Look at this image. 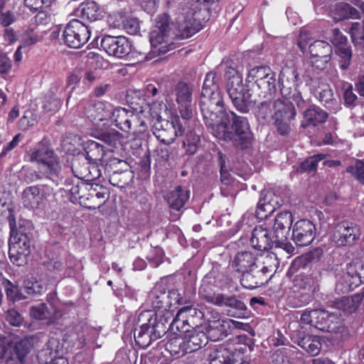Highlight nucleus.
<instances>
[{
  "mask_svg": "<svg viewBox=\"0 0 364 364\" xmlns=\"http://www.w3.org/2000/svg\"><path fill=\"white\" fill-rule=\"evenodd\" d=\"M316 227L309 220H300L293 226L292 240L299 246H307L314 240Z\"/></svg>",
  "mask_w": 364,
  "mask_h": 364,
  "instance_id": "6ab92c4d",
  "label": "nucleus"
},
{
  "mask_svg": "<svg viewBox=\"0 0 364 364\" xmlns=\"http://www.w3.org/2000/svg\"><path fill=\"white\" fill-rule=\"evenodd\" d=\"M328 117V113L316 105H312L306 109L303 113V120L301 127L306 128L316 127L324 123Z\"/></svg>",
  "mask_w": 364,
  "mask_h": 364,
  "instance_id": "c756f323",
  "label": "nucleus"
},
{
  "mask_svg": "<svg viewBox=\"0 0 364 364\" xmlns=\"http://www.w3.org/2000/svg\"><path fill=\"white\" fill-rule=\"evenodd\" d=\"M80 158L75 159L72 164L73 173L77 178H67L65 181L64 187V189L66 191H69L72 197L76 201L77 200V196L79 195V192L82 188V184H84L85 183L83 181H80L79 178H87V181H92L98 178L100 175L96 166L93 165L92 166V169L95 172V173L92 174L87 164L80 166Z\"/></svg>",
  "mask_w": 364,
  "mask_h": 364,
  "instance_id": "6e6552de",
  "label": "nucleus"
},
{
  "mask_svg": "<svg viewBox=\"0 0 364 364\" xmlns=\"http://www.w3.org/2000/svg\"><path fill=\"white\" fill-rule=\"evenodd\" d=\"M4 318L10 325L14 326H19L23 322V316L14 309L6 311Z\"/></svg>",
  "mask_w": 364,
  "mask_h": 364,
  "instance_id": "69168bd1",
  "label": "nucleus"
},
{
  "mask_svg": "<svg viewBox=\"0 0 364 364\" xmlns=\"http://www.w3.org/2000/svg\"><path fill=\"white\" fill-rule=\"evenodd\" d=\"M190 198V191L185 187L176 186L168 192L166 196L168 207L173 210L181 211Z\"/></svg>",
  "mask_w": 364,
  "mask_h": 364,
  "instance_id": "bb28decb",
  "label": "nucleus"
},
{
  "mask_svg": "<svg viewBox=\"0 0 364 364\" xmlns=\"http://www.w3.org/2000/svg\"><path fill=\"white\" fill-rule=\"evenodd\" d=\"M221 92L219 87V80L215 70L208 73L205 75L201 91V96Z\"/></svg>",
  "mask_w": 364,
  "mask_h": 364,
  "instance_id": "ea45409f",
  "label": "nucleus"
},
{
  "mask_svg": "<svg viewBox=\"0 0 364 364\" xmlns=\"http://www.w3.org/2000/svg\"><path fill=\"white\" fill-rule=\"evenodd\" d=\"M325 158L324 154L314 155L307 158L305 161L301 163L299 170L301 172H312L316 171L318 163Z\"/></svg>",
  "mask_w": 364,
  "mask_h": 364,
  "instance_id": "6e6d98bb",
  "label": "nucleus"
},
{
  "mask_svg": "<svg viewBox=\"0 0 364 364\" xmlns=\"http://www.w3.org/2000/svg\"><path fill=\"white\" fill-rule=\"evenodd\" d=\"M273 118L294 119L296 112L292 102L287 100L284 97L273 101Z\"/></svg>",
  "mask_w": 364,
  "mask_h": 364,
  "instance_id": "2f4dec72",
  "label": "nucleus"
},
{
  "mask_svg": "<svg viewBox=\"0 0 364 364\" xmlns=\"http://www.w3.org/2000/svg\"><path fill=\"white\" fill-rule=\"evenodd\" d=\"M85 156H78L75 159L80 158V163L85 159L90 163L96 164L97 161L102 160L105 155V147L98 142L95 141H89L85 148Z\"/></svg>",
  "mask_w": 364,
  "mask_h": 364,
  "instance_id": "473e14b6",
  "label": "nucleus"
},
{
  "mask_svg": "<svg viewBox=\"0 0 364 364\" xmlns=\"http://www.w3.org/2000/svg\"><path fill=\"white\" fill-rule=\"evenodd\" d=\"M363 296L355 294L351 296L343 297L333 302L331 306V311L339 314V319L343 315H348L355 312L363 301Z\"/></svg>",
  "mask_w": 364,
  "mask_h": 364,
  "instance_id": "393cba45",
  "label": "nucleus"
},
{
  "mask_svg": "<svg viewBox=\"0 0 364 364\" xmlns=\"http://www.w3.org/2000/svg\"><path fill=\"white\" fill-rule=\"evenodd\" d=\"M218 70H225V76L227 80L226 88L230 87L232 85L233 86L235 82H237L236 80H237L238 84L243 82L242 75L231 65H228L227 63H222L218 68Z\"/></svg>",
  "mask_w": 364,
  "mask_h": 364,
  "instance_id": "49530a36",
  "label": "nucleus"
},
{
  "mask_svg": "<svg viewBox=\"0 0 364 364\" xmlns=\"http://www.w3.org/2000/svg\"><path fill=\"white\" fill-rule=\"evenodd\" d=\"M360 229L358 225L343 221L336 225L333 240L338 247L352 246L360 240Z\"/></svg>",
  "mask_w": 364,
  "mask_h": 364,
  "instance_id": "4468645a",
  "label": "nucleus"
},
{
  "mask_svg": "<svg viewBox=\"0 0 364 364\" xmlns=\"http://www.w3.org/2000/svg\"><path fill=\"white\" fill-rule=\"evenodd\" d=\"M250 242L252 247L258 250H267L275 243L274 240L270 237L269 230L262 225L254 228Z\"/></svg>",
  "mask_w": 364,
  "mask_h": 364,
  "instance_id": "c85d7f7f",
  "label": "nucleus"
},
{
  "mask_svg": "<svg viewBox=\"0 0 364 364\" xmlns=\"http://www.w3.org/2000/svg\"><path fill=\"white\" fill-rule=\"evenodd\" d=\"M256 85L258 89L260 90V92L259 93V96L266 97L269 95H272V94L276 90L275 74L273 73L269 77H266L263 80H260V81L256 83Z\"/></svg>",
  "mask_w": 364,
  "mask_h": 364,
  "instance_id": "a18cd8bd",
  "label": "nucleus"
},
{
  "mask_svg": "<svg viewBox=\"0 0 364 364\" xmlns=\"http://www.w3.org/2000/svg\"><path fill=\"white\" fill-rule=\"evenodd\" d=\"M147 301L156 310H166L168 304V296L165 292L154 289L149 293Z\"/></svg>",
  "mask_w": 364,
  "mask_h": 364,
  "instance_id": "a19ab883",
  "label": "nucleus"
},
{
  "mask_svg": "<svg viewBox=\"0 0 364 364\" xmlns=\"http://www.w3.org/2000/svg\"><path fill=\"white\" fill-rule=\"evenodd\" d=\"M29 160L36 164L37 170L23 169L22 178L24 182L31 183L48 179L58 185L62 181L61 164L53 150L48 147L38 149L31 154Z\"/></svg>",
  "mask_w": 364,
  "mask_h": 364,
  "instance_id": "7ed1b4c3",
  "label": "nucleus"
},
{
  "mask_svg": "<svg viewBox=\"0 0 364 364\" xmlns=\"http://www.w3.org/2000/svg\"><path fill=\"white\" fill-rule=\"evenodd\" d=\"M301 321L321 331L330 332L334 331L336 328L333 325L339 321V314L331 311V309L306 310L301 316Z\"/></svg>",
  "mask_w": 364,
  "mask_h": 364,
  "instance_id": "0eeeda50",
  "label": "nucleus"
},
{
  "mask_svg": "<svg viewBox=\"0 0 364 364\" xmlns=\"http://www.w3.org/2000/svg\"><path fill=\"white\" fill-rule=\"evenodd\" d=\"M9 247L16 249L20 252L30 255V247L31 243L24 236L22 238H17L16 237H10L9 239Z\"/></svg>",
  "mask_w": 364,
  "mask_h": 364,
  "instance_id": "bf43d9fd",
  "label": "nucleus"
},
{
  "mask_svg": "<svg viewBox=\"0 0 364 364\" xmlns=\"http://www.w3.org/2000/svg\"><path fill=\"white\" fill-rule=\"evenodd\" d=\"M199 132L200 131L191 130L186 134L183 146L186 147V153L189 155L196 153L200 146V134Z\"/></svg>",
  "mask_w": 364,
  "mask_h": 364,
  "instance_id": "37998d69",
  "label": "nucleus"
},
{
  "mask_svg": "<svg viewBox=\"0 0 364 364\" xmlns=\"http://www.w3.org/2000/svg\"><path fill=\"white\" fill-rule=\"evenodd\" d=\"M9 258L11 262L17 266H23L27 262V257L29 255H26L23 252L17 251L16 249L9 247Z\"/></svg>",
  "mask_w": 364,
  "mask_h": 364,
  "instance_id": "0e129e2a",
  "label": "nucleus"
},
{
  "mask_svg": "<svg viewBox=\"0 0 364 364\" xmlns=\"http://www.w3.org/2000/svg\"><path fill=\"white\" fill-rule=\"evenodd\" d=\"M92 190L94 195H95L96 200L101 207L109 198V192L107 189L102 186H100L97 183H92Z\"/></svg>",
  "mask_w": 364,
  "mask_h": 364,
  "instance_id": "e2e57ef3",
  "label": "nucleus"
},
{
  "mask_svg": "<svg viewBox=\"0 0 364 364\" xmlns=\"http://www.w3.org/2000/svg\"><path fill=\"white\" fill-rule=\"evenodd\" d=\"M63 346L60 343H45L38 351L37 358L41 364H48L60 354Z\"/></svg>",
  "mask_w": 364,
  "mask_h": 364,
  "instance_id": "c9c22d12",
  "label": "nucleus"
},
{
  "mask_svg": "<svg viewBox=\"0 0 364 364\" xmlns=\"http://www.w3.org/2000/svg\"><path fill=\"white\" fill-rule=\"evenodd\" d=\"M293 217L290 212L284 211L277 215L273 226L275 242H283L287 240Z\"/></svg>",
  "mask_w": 364,
  "mask_h": 364,
  "instance_id": "5701e85b",
  "label": "nucleus"
},
{
  "mask_svg": "<svg viewBox=\"0 0 364 364\" xmlns=\"http://www.w3.org/2000/svg\"><path fill=\"white\" fill-rule=\"evenodd\" d=\"M281 91L283 97L287 100L292 102V105H294V103L299 108H304L306 106V101L301 96V92L296 87L294 90H289L288 92H286L287 90H285L284 88H282Z\"/></svg>",
  "mask_w": 364,
  "mask_h": 364,
  "instance_id": "5fc2aeb1",
  "label": "nucleus"
},
{
  "mask_svg": "<svg viewBox=\"0 0 364 364\" xmlns=\"http://www.w3.org/2000/svg\"><path fill=\"white\" fill-rule=\"evenodd\" d=\"M233 86L227 88L228 93L235 108L241 113H248L255 105L252 100L251 90L243 82L238 84V80Z\"/></svg>",
  "mask_w": 364,
  "mask_h": 364,
  "instance_id": "f8f14e48",
  "label": "nucleus"
},
{
  "mask_svg": "<svg viewBox=\"0 0 364 364\" xmlns=\"http://www.w3.org/2000/svg\"><path fill=\"white\" fill-rule=\"evenodd\" d=\"M30 315L31 317L38 320L48 318L49 319V323H54L62 316L63 314L60 311L55 310L53 316H50L46 304L45 303H41L31 308Z\"/></svg>",
  "mask_w": 364,
  "mask_h": 364,
  "instance_id": "e433bc0d",
  "label": "nucleus"
},
{
  "mask_svg": "<svg viewBox=\"0 0 364 364\" xmlns=\"http://www.w3.org/2000/svg\"><path fill=\"white\" fill-rule=\"evenodd\" d=\"M199 105L204 122L215 137L230 141L238 149L249 148L252 133L247 119L232 111L226 112L222 92L200 96Z\"/></svg>",
  "mask_w": 364,
  "mask_h": 364,
  "instance_id": "f257e3e1",
  "label": "nucleus"
},
{
  "mask_svg": "<svg viewBox=\"0 0 364 364\" xmlns=\"http://www.w3.org/2000/svg\"><path fill=\"white\" fill-rule=\"evenodd\" d=\"M110 146H116L122 139V134L118 131L111 129L103 132H96L93 135Z\"/></svg>",
  "mask_w": 364,
  "mask_h": 364,
  "instance_id": "79ce46f5",
  "label": "nucleus"
},
{
  "mask_svg": "<svg viewBox=\"0 0 364 364\" xmlns=\"http://www.w3.org/2000/svg\"><path fill=\"white\" fill-rule=\"evenodd\" d=\"M112 106L107 102L95 101L85 108V115L93 123H97L110 118Z\"/></svg>",
  "mask_w": 364,
  "mask_h": 364,
  "instance_id": "b1692460",
  "label": "nucleus"
},
{
  "mask_svg": "<svg viewBox=\"0 0 364 364\" xmlns=\"http://www.w3.org/2000/svg\"><path fill=\"white\" fill-rule=\"evenodd\" d=\"M273 102H262L257 107L255 115L259 121L265 122L270 117L273 119Z\"/></svg>",
  "mask_w": 364,
  "mask_h": 364,
  "instance_id": "603ef678",
  "label": "nucleus"
},
{
  "mask_svg": "<svg viewBox=\"0 0 364 364\" xmlns=\"http://www.w3.org/2000/svg\"><path fill=\"white\" fill-rule=\"evenodd\" d=\"M0 284L4 288L7 298L11 301H19L23 298L18 287L11 283L9 280L1 278Z\"/></svg>",
  "mask_w": 364,
  "mask_h": 364,
  "instance_id": "de8ad7c7",
  "label": "nucleus"
},
{
  "mask_svg": "<svg viewBox=\"0 0 364 364\" xmlns=\"http://www.w3.org/2000/svg\"><path fill=\"white\" fill-rule=\"evenodd\" d=\"M274 73L272 72L271 69L267 66H258L252 68L247 76V80L251 82L255 80V83H257L260 80H263L266 77H269Z\"/></svg>",
  "mask_w": 364,
  "mask_h": 364,
  "instance_id": "864d4df0",
  "label": "nucleus"
},
{
  "mask_svg": "<svg viewBox=\"0 0 364 364\" xmlns=\"http://www.w3.org/2000/svg\"><path fill=\"white\" fill-rule=\"evenodd\" d=\"M139 326L150 329L151 334L148 335L149 341H154L161 338L160 333H156L155 328L157 327L156 312L148 310L141 312L138 316L137 323Z\"/></svg>",
  "mask_w": 364,
  "mask_h": 364,
  "instance_id": "7c9ffc66",
  "label": "nucleus"
},
{
  "mask_svg": "<svg viewBox=\"0 0 364 364\" xmlns=\"http://www.w3.org/2000/svg\"><path fill=\"white\" fill-rule=\"evenodd\" d=\"M117 164L121 166L122 170L114 171L109 175V181L114 186L124 188L132 182L134 174L129 168V165L126 161L118 160Z\"/></svg>",
  "mask_w": 364,
  "mask_h": 364,
  "instance_id": "cd10ccee",
  "label": "nucleus"
},
{
  "mask_svg": "<svg viewBox=\"0 0 364 364\" xmlns=\"http://www.w3.org/2000/svg\"><path fill=\"white\" fill-rule=\"evenodd\" d=\"M202 3L189 2L178 9L176 27L169 23L168 16L163 14L157 18L155 28L150 33L152 51L158 55L165 54L175 48L174 40L186 39L201 28Z\"/></svg>",
  "mask_w": 364,
  "mask_h": 364,
  "instance_id": "f03ea898",
  "label": "nucleus"
},
{
  "mask_svg": "<svg viewBox=\"0 0 364 364\" xmlns=\"http://www.w3.org/2000/svg\"><path fill=\"white\" fill-rule=\"evenodd\" d=\"M269 254V252L258 253L255 250L240 251L235 255L232 266L236 271L243 274V272L255 265Z\"/></svg>",
  "mask_w": 364,
  "mask_h": 364,
  "instance_id": "412c9836",
  "label": "nucleus"
},
{
  "mask_svg": "<svg viewBox=\"0 0 364 364\" xmlns=\"http://www.w3.org/2000/svg\"><path fill=\"white\" fill-rule=\"evenodd\" d=\"M210 364H238L244 360L240 353L233 352L226 345L220 344L209 353Z\"/></svg>",
  "mask_w": 364,
  "mask_h": 364,
  "instance_id": "4be33fe9",
  "label": "nucleus"
},
{
  "mask_svg": "<svg viewBox=\"0 0 364 364\" xmlns=\"http://www.w3.org/2000/svg\"><path fill=\"white\" fill-rule=\"evenodd\" d=\"M109 119L117 128L124 132H129L132 124L139 121V115L132 109L121 107H112Z\"/></svg>",
  "mask_w": 364,
  "mask_h": 364,
  "instance_id": "a211bd4d",
  "label": "nucleus"
},
{
  "mask_svg": "<svg viewBox=\"0 0 364 364\" xmlns=\"http://www.w3.org/2000/svg\"><path fill=\"white\" fill-rule=\"evenodd\" d=\"M122 27L127 31V33L131 35H135L139 31L140 29L139 21L135 17H126L122 21Z\"/></svg>",
  "mask_w": 364,
  "mask_h": 364,
  "instance_id": "680f3d73",
  "label": "nucleus"
},
{
  "mask_svg": "<svg viewBox=\"0 0 364 364\" xmlns=\"http://www.w3.org/2000/svg\"><path fill=\"white\" fill-rule=\"evenodd\" d=\"M189 344L190 343H166L165 348L171 355L178 358L201 348L199 343H193L194 348H191Z\"/></svg>",
  "mask_w": 364,
  "mask_h": 364,
  "instance_id": "58836bf2",
  "label": "nucleus"
},
{
  "mask_svg": "<svg viewBox=\"0 0 364 364\" xmlns=\"http://www.w3.org/2000/svg\"><path fill=\"white\" fill-rule=\"evenodd\" d=\"M178 316L186 318L193 328L200 326L205 319L204 313L194 306H186L181 308L178 311Z\"/></svg>",
  "mask_w": 364,
  "mask_h": 364,
  "instance_id": "f704fd0d",
  "label": "nucleus"
},
{
  "mask_svg": "<svg viewBox=\"0 0 364 364\" xmlns=\"http://www.w3.org/2000/svg\"><path fill=\"white\" fill-rule=\"evenodd\" d=\"M193 88L191 85L178 82L172 92L183 120L190 119L193 117Z\"/></svg>",
  "mask_w": 364,
  "mask_h": 364,
  "instance_id": "9d476101",
  "label": "nucleus"
},
{
  "mask_svg": "<svg viewBox=\"0 0 364 364\" xmlns=\"http://www.w3.org/2000/svg\"><path fill=\"white\" fill-rule=\"evenodd\" d=\"M278 265L276 255L270 253L255 265L243 272L240 278L242 286L248 289H255L265 284L273 276Z\"/></svg>",
  "mask_w": 364,
  "mask_h": 364,
  "instance_id": "20e7f679",
  "label": "nucleus"
},
{
  "mask_svg": "<svg viewBox=\"0 0 364 364\" xmlns=\"http://www.w3.org/2000/svg\"><path fill=\"white\" fill-rule=\"evenodd\" d=\"M11 226V234L10 237H16V239L22 238L23 236L26 237L28 242L31 243V237L32 236L31 224L29 221L24 220L22 223L19 224L18 228L12 227L11 223L10 222Z\"/></svg>",
  "mask_w": 364,
  "mask_h": 364,
  "instance_id": "09e8293b",
  "label": "nucleus"
},
{
  "mask_svg": "<svg viewBox=\"0 0 364 364\" xmlns=\"http://www.w3.org/2000/svg\"><path fill=\"white\" fill-rule=\"evenodd\" d=\"M153 134L163 144L173 143L177 136L185 132L184 125L177 114L171 117V121L159 117L154 122Z\"/></svg>",
  "mask_w": 364,
  "mask_h": 364,
  "instance_id": "423d86ee",
  "label": "nucleus"
},
{
  "mask_svg": "<svg viewBox=\"0 0 364 364\" xmlns=\"http://www.w3.org/2000/svg\"><path fill=\"white\" fill-rule=\"evenodd\" d=\"M346 172L350 173L361 184L364 185V162L357 159L355 164L346 168Z\"/></svg>",
  "mask_w": 364,
  "mask_h": 364,
  "instance_id": "13d9d810",
  "label": "nucleus"
},
{
  "mask_svg": "<svg viewBox=\"0 0 364 364\" xmlns=\"http://www.w3.org/2000/svg\"><path fill=\"white\" fill-rule=\"evenodd\" d=\"M23 286L26 292L31 296L41 295L46 290L45 282L42 279L37 280L34 277L25 280Z\"/></svg>",
  "mask_w": 364,
  "mask_h": 364,
  "instance_id": "c03bdc74",
  "label": "nucleus"
},
{
  "mask_svg": "<svg viewBox=\"0 0 364 364\" xmlns=\"http://www.w3.org/2000/svg\"><path fill=\"white\" fill-rule=\"evenodd\" d=\"M309 85L312 93L324 107L333 112L339 109V105L328 84L319 78H314L311 80Z\"/></svg>",
  "mask_w": 364,
  "mask_h": 364,
  "instance_id": "f3484780",
  "label": "nucleus"
},
{
  "mask_svg": "<svg viewBox=\"0 0 364 364\" xmlns=\"http://www.w3.org/2000/svg\"><path fill=\"white\" fill-rule=\"evenodd\" d=\"M41 40L42 36L33 28H28L20 35V45L25 48L33 46Z\"/></svg>",
  "mask_w": 364,
  "mask_h": 364,
  "instance_id": "3c124183",
  "label": "nucleus"
},
{
  "mask_svg": "<svg viewBox=\"0 0 364 364\" xmlns=\"http://www.w3.org/2000/svg\"><path fill=\"white\" fill-rule=\"evenodd\" d=\"M333 18L338 21L345 18H359V13L351 5L340 2L336 6L335 10L333 11Z\"/></svg>",
  "mask_w": 364,
  "mask_h": 364,
  "instance_id": "4c0bfd02",
  "label": "nucleus"
},
{
  "mask_svg": "<svg viewBox=\"0 0 364 364\" xmlns=\"http://www.w3.org/2000/svg\"><path fill=\"white\" fill-rule=\"evenodd\" d=\"M61 101L59 98L54 96L52 93H48L46 97L43 104V109L46 112H55L60 108Z\"/></svg>",
  "mask_w": 364,
  "mask_h": 364,
  "instance_id": "052dcab7",
  "label": "nucleus"
},
{
  "mask_svg": "<svg viewBox=\"0 0 364 364\" xmlns=\"http://www.w3.org/2000/svg\"><path fill=\"white\" fill-rule=\"evenodd\" d=\"M31 343H0V364H18L30 352Z\"/></svg>",
  "mask_w": 364,
  "mask_h": 364,
  "instance_id": "9b49d317",
  "label": "nucleus"
},
{
  "mask_svg": "<svg viewBox=\"0 0 364 364\" xmlns=\"http://www.w3.org/2000/svg\"><path fill=\"white\" fill-rule=\"evenodd\" d=\"M190 328H191V325H190L189 322L186 321V318L178 316V311L170 324L169 329L176 334L178 333L179 337H181L183 333H188L191 331Z\"/></svg>",
  "mask_w": 364,
  "mask_h": 364,
  "instance_id": "8fccbe9b",
  "label": "nucleus"
},
{
  "mask_svg": "<svg viewBox=\"0 0 364 364\" xmlns=\"http://www.w3.org/2000/svg\"><path fill=\"white\" fill-rule=\"evenodd\" d=\"M200 297L205 301L220 307H226L227 315L230 317L243 318L247 306L236 295H228L214 291L208 284H203L199 289Z\"/></svg>",
  "mask_w": 364,
  "mask_h": 364,
  "instance_id": "39448f33",
  "label": "nucleus"
},
{
  "mask_svg": "<svg viewBox=\"0 0 364 364\" xmlns=\"http://www.w3.org/2000/svg\"><path fill=\"white\" fill-rule=\"evenodd\" d=\"M53 193V188L48 185L38 184L26 187L22 193V203L30 210L39 208Z\"/></svg>",
  "mask_w": 364,
  "mask_h": 364,
  "instance_id": "ddd939ff",
  "label": "nucleus"
},
{
  "mask_svg": "<svg viewBox=\"0 0 364 364\" xmlns=\"http://www.w3.org/2000/svg\"><path fill=\"white\" fill-rule=\"evenodd\" d=\"M102 13L103 10L95 1L82 3L77 10L78 16L91 22L102 17Z\"/></svg>",
  "mask_w": 364,
  "mask_h": 364,
  "instance_id": "72a5a7b5",
  "label": "nucleus"
},
{
  "mask_svg": "<svg viewBox=\"0 0 364 364\" xmlns=\"http://www.w3.org/2000/svg\"><path fill=\"white\" fill-rule=\"evenodd\" d=\"M90 36V28L77 19L71 20L65 28V43L73 48H79L87 42Z\"/></svg>",
  "mask_w": 364,
  "mask_h": 364,
  "instance_id": "1a4fd4ad",
  "label": "nucleus"
},
{
  "mask_svg": "<svg viewBox=\"0 0 364 364\" xmlns=\"http://www.w3.org/2000/svg\"><path fill=\"white\" fill-rule=\"evenodd\" d=\"M310 63L318 71L323 70L331 58L332 47L323 41H316L309 46Z\"/></svg>",
  "mask_w": 364,
  "mask_h": 364,
  "instance_id": "2eb2a0df",
  "label": "nucleus"
},
{
  "mask_svg": "<svg viewBox=\"0 0 364 364\" xmlns=\"http://www.w3.org/2000/svg\"><path fill=\"white\" fill-rule=\"evenodd\" d=\"M294 287L301 289H311L316 285V280L307 274L296 275L293 280Z\"/></svg>",
  "mask_w": 364,
  "mask_h": 364,
  "instance_id": "4d7b16f0",
  "label": "nucleus"
},
{
  "mask_svg": "<svg viewBox=\"0 0 364 364\" xmlns=\"http://www.w3.org/2000/svg\"><path fill=\"white\" fill-rule=\"evenodd\" d=\"M231 320L222 319L215 325H210V327L213 330L210 331L208 336L203 331H195V333L188 335L189 338H193L198 341H219L223 339V336H227L228 331L230 330V322Z\"/></svg>",
  "mask_w": 364,
  "mask_h": 364,
  "instance_id": "aec40b11",
  "label": "nucleus"
},
{
  "mask_svg": "<svg viewBox=\"0 0 364 364\" xmlns=\"http://www.w3.org/2000/svg\"><path fill=\"white\" fill-rule=\"evenodd\" d=\"M274 120V125L277 127L278 133L282 136H287L290 133V122L292 119H281V118H273Z\"/></svg>",
  "mask_w": 364,
  "mask_h": 364,
  "instance_id": "774afa93",
  "label": "nucleus"
},
{
  "mask_svg": "<svg viewBox=\"0 0 364 364\" xmlns=\"http://www.w3.org/2000/svg\"><path fill=\"white\" fill-rule=\"evenodd\" d=\"M346 279L349 281L350 286L354 285L355 287H357L363 282L362 277L360 273L358 272L355 267L352 265L348 267L347 269Z\"/></svg>",
  "mask_w": 364,
  "mask_h": 364,
  "instance_id": "338daca9",
  "label": "nucleus"
},
{
  "mask_svg": "<svg viewBox=\"0 0 364 364\" xmlns=\"http://www.w3.org/2000/svg\"><path fill=\"white\" fill-rule=\"evenodd\" d=\"M102 48L111 56L122 58L130 53L132 44L124 36H104L100 43Z\"/></svg>",
  "mask_w": 364,
  "mask_h": 364,
  "instance_id": "dca6fc26",
  "label": "nucleus"
},
{
  "mask_svg": "<svg viewBox=\"0 0 364 364\" xmlns=\"http://www.w3.org/2000/svg\"><path fill=\"white\" fill-rule=\"evenodd\" d=\"M281 205L279 198L272 191H267L257 203L256 215L259 219H265Z\"/></svg>",
  "mask_w": 364,
  "mask_h": 364,
  "instance_id": "a878e982",
  "label": "nucleus"
}]
</instances>
